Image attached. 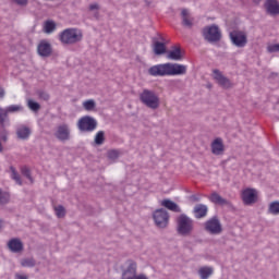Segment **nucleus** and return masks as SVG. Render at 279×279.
Here are the masks:
<instances>
[{"mask_svg":"<svg viewBox=\"0 0 279 279\" xmlns=\"http://www.w3.org/2000/svg\"><path fill=\"white\" fill-rule=\"evenodd\" d=\"M266 12L270 14V16H278L279 14V3L278 0H266L265 2Z\"/></svg>","mask_w":279,"mask_h":279,"instance_id":"nucleus-14","label":"nucleus"},{"mask_svg":"<svg viewBox=\"0 0 279 279\" xmlns=\"http://www.w3.org/2000/svg\"><path fill=\"white\" fill-rule=\"evenodd\" d=\"M84 34L80 28H65L59 34V40L62 45H77L82 43Z\"/></svg>","mask_w":279,"mask_h":279,"instance_id":"nucleus-2","label":"nucleus"},{"mask_svg":"<svg viewBox=\"0 0 279 279\" xmlns=\"http://www.w3.org/2000/svg\"><path fill=\"white\" fill-rule=\"evenodd\" d=\"M157 228H167L169 226V213L165 209H157L153 215Z\"/></svg>","mask_w":279,"mask_h":279,"instance_id":"nucleus-6","label":"nucleus"},{"mask_svg":"<svg viewBox=\"0 0 279 279\" xmlns=\"http://www.w3.org/2000/svg\"><path fill=\"white\" fill-rule=\"evenodd\" d=\"M205 230L209 232V234H221V222L217 217L210 218L205 222Z\"/></svg>","mask_w":279,"mask_h":279,"instance_id":"nucleus-10","label":"nucleus"},{"mask_svg":"<svg viewBox=\"0 0 279 279\" xmlns=\"http://www.w3.org/2000/svg\"><path fill=\"white\" fill-rule=\"evenodd\" d=\"M22 267H34L36 265V260L34 258H24L21 260Z\"/></svg>","mask_w":279,"mask_h":279,"instance_id":"nucleus-31","label":"nucleus"},{"mask_svg":"<svg viewBox=\"0 0 279 279\" xmlns=\"http://www.w3.org/2000/svg\"><path fill=\"white\" fill-rule=\"evenodd\" d=\"M21 171L22 175H25V178H27L31 182H34V180L32 179V174L29 173V168L24 166L22 167Z\"/></svg>","mask_w":279,"mask_h":279,"instance_id":"nucleus-36","label":"nucleus"},{"mask_svg":"<svg viewBox=\"0 0 279 279\" xmlns=\"http://www.w3.org/2000/svg\"><path fill=\"white\" fill-rule=\"evenodd\" d=\"M214 78L218 82L220 86H222V88H230V86H232L230 80L223 76V74H221L219 70H214Z\"/></svg>","mask_w":279,"mask_h":279,"instance_id":"nucleus-16","label":"nucleus"},{"mask_svg":"<svg viewBox=\"0 0 279 279\" xmlns=\"http://www.w3.org/2000/svg\"><path fill=\"white\" fill-rule=\"evenodd\" d=\"M187 68L180 63H161L148 69L153 77H173L175 75H186Z\"/></svg>","mask_w":279,"mask_h":279,"instance_id":"nucleus-1","label":"nucleus"},{"mask_svg":"<svg viewBox=\"0 0 279 279\" xmlns=\"http://www.w3.org/2000/svg\"><path fill=\"white\" fill-rule=\"evenodd\" d=\"M161 206L168 210H171L172 213H180V207L171 199L166 198L161 201Z\"/></svg>","mask_w":279,"mask_h":279,"instance_id":"nucleus-18","label":"nucleus"},{"mask_svg":"<svg viewBox=\"0 0 279 279\" xmlns=\"http://www.w3.org/2000/svg\"><path fill=\"white\" fill-rule=\"evenodd\" d=\"M104 141H106V133L104 131H98L95 136L96 145H104Z\"/></svg>","mask_w":279,"mask_h":279,"instance_id":"nucleus-27","label":"nucleus"},{"mask_svg":"<svg viewBox=\"0 0 279 279\" xmlns=\"http://www.w3.org/2000/svg\"><path fill=\"white\" fill-rule=\"evenodd\" d=\"M52 52H53V48L51 47V44L49 41L47 40L39 41L37 46V53L41 58H49V56H51Z\"/></svg>","mask_w":279,"mask_h":279,"instance_id":"nucleus-12","label":"nucleus"},{"mask_svg":"<svg viewBox=\"0 0 279 279\" xmlns=\"http://www.w3.org/2000/svg\"><path fill=\"white\" fill-rule=\"evenodd\" d=\"M8 247L9 250H11V252H22L23 242H21V240L19 239H12L11 241H9Z\"/></svg>","mask_w":279,"mask_h":279,"instance_id":"nucleus-20","label":"nucleus"},{"mask_svg":"<svg viewBox=\"0 0 279 279\" xmlns=\"http://www.w3.org/2000/svg\"><path fill=\"white\" fill-rule=\"evenodd\" d=\"M168 60H182V50L175 46L168 52Z\"/></svg>","mask_w":279,"mask_h":279,"instance_id":"nucleus-22","label":"nucleus"},{"mask_svg":"<svg viewBox=\"0 0 279 279\" xmlns=\"http://www.w3.org/2000/svg\"><path fill=\"white\" fill-rule=\"evenodd\" d=\"M16 279H27V277L23 276V275H16L15 277Z\"/></svg>","mask_w":279,"mask_h":279,"instance_id":"nucleus-45","label":"nucleus"},{"mask_svg":"<svg viewBox=\"0 0 279 279\" xmlns=\"http://www.w3.org/2000/svg\"><path fill=\"white\" fill-rule=\"evenodd\" d=\"M3 151V146H1V142H0V153Z\"/></svg>","mask_w":279,"mask_h":279,"instance_id":"nucleus-47","label":"nucleus"},{"mask_svg":"<svg viewBox=\"0 0 279 279\" xmlns=\"http://www.w3.org/2000/svg\"><path fill=\"white\" fill-rule=\"evenodd\" d=\"M10 202V193L0 189V204H8Z\"/></svg>","mask_w":279,"mask_h":279,"instance_id":"nucleus-29","label":"nucleus"},{"mask_svg":"<svg viewBox=\"0 0 279 279\" xmlns=\"http://www.w3.org/2000/svg\"><path fill=\"white\" fill-rule=\"evenodd\" d=\"M268 211L270 213V215H279V202L275 201L270 203Z\"/></svg>","mask_w":279,"mask_h":279,"instance_id":"nucleus-28","label":"nucleus"},{"mask_svg":"<svg viewBox=\"0 0 279 279\" xmlns=\"http://www.w3.org/2000/svg\"><path fill=\"white\" fill-rule=\"evenodd\" d=\"M140 99L144 106H147V108H150L151 110L160 108V98L153 90L144 89L140 95Z\"/></svg>","mask_w":279,"mask_h":279,"instance_id":"nucleus-3","label":"nucleus"},{"mask_svg":"<svg viewBox=\"0 0 279 279\" xmlns=\"http://www.w3.org/2000/svg\"><path fill=\"white\" fill-rule=\"evenodd\" d=\"M209 201H211L213 204H218L219 206L228 205V202L217 192L211 193V195L209 196Z\"/></svg>","mask_w":279,"mask_h":279,"instance_id":"nucleus-23","label":"nucleus"},{"mask_svg":"<svg viewBox=\"0 0 279 279\" xmlns=\"http://www.w3.org/2000/svg\"><path fill=\"white\" fill-rule=\"evenodd\" d=\"M78 130L81 132H94L97 129V121L88 116H85L78 120Z\"/></svg>","mask_w":279,"mask_h":279,"instance_id":"nucleus-7","label":"nucleus"},{"mask_svg":"<svg viewBox=\"0 0 279 279\" xmlns=\"http://www.w3.org/2000/svg\"><path fill=\"white\" fill-rule=\"evenodd\" d=\"M108 156H109V158H111V159L119 158V151H118V150H110V151L108 153Z\"/></svg>","mask_w":279,"mask_h":279,"instance_id":"nucleus-40","label":"nucleus"},{"mask_svg":"<svg viewBox=\"0 0 279 279\" xmlns=\"http://www.w3.org/2000/svg\"><path fill=\"white\" fill-rule=\"evenodd\" d=\"M54 136L59 141H69L71 138V131L69 130V125L66 124L59 125L57 128Z\"/></svg>","mask_w":279,"mask_h":279,"instance_id":"nucleus-13","label":"nucleus"},{"mask_svg":"<svg viewBox=\"0 0 279 279\" xmlns=\"http://www.w3.org/2000/svg\"><path fill=\"white\" fill-rule=\"evenodd\" d=\"M54 210H56V215H57V217H59V219H62V217H64V215H66V211L64 210V207L62 205L54 207Z\"/></svg>","mask_w":279,"mask_h":279,"instance_id":"nucleus-33","label":"nucleus"},{"mask_svg":"<svg viewBox=\"0 0 279 279\" xmlns=\"http://www.w3.org/2000/svg\"><path fill=\"white\" fill-rule=\"evenodd\" d=\"M89 10H99V5L97 3L90 4Z\"/></svg>","mask_w":279,"mask_h":279,"instance_id":"nucleus-43","label":"nucleus"},{"mask_svg":"<svg viewBox=\"0 0 279 279\" xmlns=\"http://www.w3.org/2000/svg\"><path fill=\"white\" fill-rule=\"evenodd\" d=\"M134 279H149L145 274L135 275Z\"/></svg>","mask_w":279,"mask_h":279,"instance_id":"nucleus-42","label":"nucleus"},{"mask_svg":"<svg viewBox=\"0 0 279 279\" xmlns=\"http://www.w3.org/2000/svg\"><path fill=\"white\" fill-rule=\"evenodd\" d=\"M136 264L134 260L128 262V268L122 274V279H134L136 277Z\"/></svg>","mask_w":279,"mask_h":279,"instance_id":"nucleus-15","label":"nucleus"},{"mask_svg":"<svg viewBox=\"0 0 279 279\" xmlns=\"http://www.w3.org/2000/svg\"><path fill=\"white\" fill-rule=\"evenodd\" d=\"M198 274L202 279H208V278H210V276H213V268L202 267V268H199Z\"/></svg>","mask_w":279,"mask_h":279,"instance_id":"nucleus-25","label":"nucleus"},{"mask_svg":"<svg viewBox=\"0 0 279 279\" xmlns=\"http://www.w3.org/2000/svg\"><path fill=\"white\" fill-rule=\"evenodd\" d=\"M181 16L184 27H193V17L189 14V10L183 9L181 11Z\"/></svg>","mask_w":279,"mask_h":279,"instance_id":"nucleus-21","label":"nucleus"},{"mask_svg":"<svg viewBox=\"0 0 279 279\" xmlns=\"http://www.w3.org/2000/svg\"><path fill=\"white\" fill-rule=\"evenodd\" d=\"M269 53H276L279 51V44H274L267 47Z\"/></svg>","mask_w":279,"mask_h":279,"instance_id":"nucleus-38","label":"nucleus"},{"mask_svg":"<svg viewBox=\"0 0 279 279\" xmlns=\"http://www.w3.org/2000/svg\"><path fill=\"white\" fill-rule=\"evenodd\" d=\"M44 32L46 34H52V32H56V22L46 21L44 24Z\"/></svg>","mask_w":279,"mask_h":279,"instance_id":"nucleus-26","label":"nucleus"},{"mask_svg":"<svg viewBox=\"0 0 279 279\" xmlns=\"http://www.w3.org/2000/svg\"><path fill=\"white\" fill-rule=\"evenodd\" d=\"M11 177L13 180H15L16 184H23V181H21V177L19 175V173L16 172V169H14V167H11Z\"/></svg>","mask_w":279,"mask_h":279,"instance_id":"nucleus-32","label":"nucleus"},{"mask_svg":"<svg viewBox=\"0 0 279 279\" xmlns=\"http://www.w3.org/2000/svg\"><path fill=\"white\" fill-rule=\"evenodd\" d=\"M230 39L235 45V47H245V45H247V35L241 31L231 32Z\"/></svg>","mask_w":279,"mask_h":279,"instance_id":"nucleus-11","label":"nucleus"},{"mask_svg":"<svg viewBox=\"0 0 279 279\" xmlns=\"http://www.w3.org/2000/svg\"><path fill=\"white\" fill-rule=\"evenodd\" d=\"M17 5H27V0H13Z\"/></svg>","mask_w":279,"mask_h":279,"instance_id":"nucleus-41","label":"nucleus"},{"mask_svg":"<svg viewBox=\"0 0 279 279\" xmlns=\"http://www.w3.org/2000/svg\"><path fill=\"white\" fill-rule=\"evenodd\" d=\"M167 43H169V40H167L165 36L158 35L157 39L153 40L154 53L156 56H162V53H167Z\"/></svg>","mask_w":279,"mask_h":279,"instance_id":"nucleus-8","label":"nucleus"},{"mask_svg":"<svg viewBox=\"0 0 279 279\" xmlns=\"http://www.w3.org/2000/svg\"><path fill=\"white\" fill-rule=\"evenodd\" d=\"M16 134L19 138L25 140L29 138V134H32V131H29V128L27 126H21L17 129Z\"/></svg>","mask_w":279,"mask_h":279,"instance_id":"nucleus-24","label":"nucleus"},{"mask_svg":"<svg viewBox=\"0 0 279 279\" xmlns=\"http://www.w3.org/2000/svg\"><path fill=\"white\" fill-rule=\"evenodd\" d=\"M8 118V111L7 109L0 108V121H3V119Z\"/></svg>","mask_w":279,"mask_h":279,"instance_id":"nucleus-39","label":"nucleus"},{"mask_svg":"<svg viewBox=\"0 0 279 279\" xmlns=\"http://www.w3.org/2000/svg\"><path fill=\"white\" fill-rule=\"evenodd\" d=\"M254 1V3H259V2H262L263 0H253Z\"/></svg>","mask_w":279,"mask_h":279,"instance_id":"nucleus-46","label":"nucleus"},{"mask_svg":"<svg viewBox=\"0 0 279 279\" xmlns=\"http://www.w3.org/2000/svg\"><path fill=\"white\" fill-rule=\"evenodd\" d=\"M21 110H23V107L20 105H11L7 108V116L8 112H21Z\"/></svg>","mask_w":279,"mask_h":279,"instance_id":"nucleus-34","label":"nucleus"},{"mask_svg":"<svg viewBox=\"0 0 279 279\" xmlns=\"http://www.w3.org/2000/svg\"><path fill=\"white\" fill-rule=\"evenodd\" d=\"M37 95L39 99H43V101H49V94H47V92L39 90Z\"/></svg>","mask_w":279,"mask_h":279,"instance_id":"nucleus-37","label":"nucleus"},{"mask_svg":"<svg viewBox=\"0 0 279 279\" xmlns=\"http://www.w3.org/2000/svg\"><path fill=\"white\" fill-rule=\"evenodd\" d=\"M3 97H5V90L0 88V99H3Z\"/></svg>","mask_w":279,"mask_h":279,"instance_id":"nucleus-44","label":"nucleus"},{"mask_svg":"<svg viewBox=\"0 0 279 279\" xmlns=\"http://www.w3.org/2000/svg\"><path fill=\"white\" fill-rule=\"evenodd\" d=\"M241 197L245 206H252V204H256L258 193L256 192V190L247 187L242 191Z\"/></svg>","mask_w":279,"mask_h":279,"instance_id":"nucleus-9","label":"nucleus"},{"mask_svg":"<svg viewBox=\"0 0 279 279\" xmlns=\"http://www.w3.org/2000/svg\"><path fill=\"white\" fill-rule=\"evenodd\" d=\"M203 36L208 43H219L221 40V31L217 25L206 26L203 29Z\"/></svg>","mask_w":279,"mask_h":279,"instance_id":"nucleus-4","label":"nucleus"},{"mask_svg":"<svg viewBox=\"0 0 279 279\" xmlns=\"http://www.w3.org/2000/svg\"><path fill=\"white\" fill-rule=\"evenodd\" d=\"M27 106H28L29 110H32L33 112H38V110H40V104H38L34 100H28Z\"/></svg>","mask_w":279,"mask_h":279,"instance_id":"nucleus-30","label":"nucleus"},{"mask_svg":"<svg viewBox=\"0 0 279 279\" xmlns=\"http://www.w3.org/2000/svg\"><path fill=\"white\" fill-rule=\"evenodd\" d=\"M83 107H84L85 110H94L95 109V100L84 101Z\"/></svg>","mask_w":279,"mask_h":279,"instance_id":"nucleus-35","label":"nucleus"},{"mask_svg":"<svg viewBox=\"0 0 279 279\" xmlns=\"http://www.w3.org/2000/svg\"><path fill=\"white\" fill-rule=\"evenodd\" d=\"M193 231V220L185 215L178 218V232L179 234H191Z\"/></svg>","mask_w":279,"mask_h":279,"instance_id":"nucleus-5","label":"nucleus"},{"mask_svg":"<svg viewBox=\"0 0 279 279\" xmlns=\"http://www.w3.org/2000/svg\"><path fill=\"white\" fill-rule=\"evenodd\" d=\"M194 215L196 219H202L208 215V207L206 205H196L194 207Z\"/></svg>","mask_w":279,"mask_h":279,"instance_id":"nucleus-19","label":"nucleus"},{"mask_svg":"<svg viewBox=\"0 0 279 279\" xmlns=\"http://www.w3.org/2000/svg\"><path fill=\"white\" fill-rule=\"evenodd\" d=\"M225 150V146H223V141L221 138H216L213 143H211V153L215 156H221V154H223Z\"/></svg>","mask_w":279,"mask_h":279,"instance_id":"nucleus-17","label":"nucleus"}]
</instances>
